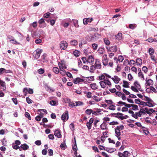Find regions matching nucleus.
Segmentation results:
<instances>
[{
	"instance_id": "obj_53",
	"label": "nucleus",
	"mask_w": 157,
	"mask_h": 157,
	"mask_svg": "<svg viewBox=\"0 0 157 157\" xmlns=\"http://www.w3.org/2000/svg\"><path fill=\"white\" fill-rule=\"evenodd\" d=\"M134 84L135 85V87H136V88H138V89L140 88V85L138 83V82H135L134 83Z\"/></svg>"
},
{
	"instance_id": "obj_49",
	"label": "nucleus",
	"mask_w": 157,
	"mask_h": 157,
	"mask_svg": "<svg viewBox=\"0 0 157 157\" xmlns=\"http://www.w3.org/2000/svg\"><path fill=\"white\" fill-rule=\"evenodd\" d=\"M30 27H33L34 28H36L37 26V22L35 21L30 25Z\"/></svg>"
},
{
	"instance_id": "obj_51",
	"label": "nucleus",
	"mask_w": 157,
	"mask_h": 157,
	"mask_svg": "<svg viewBox=\"0 0 157 157\" xmlns=\"http://www.w3.org/2000/svg\"><path fill=\"white\" fill-rule=\"evenodd\" d=\"M124 59V58L122 56H118L117 61H119L120 62L123 61Z\"/></svg>"
},
{
	"instance_id": "obj_62",
	"label": "nucleus",
	"mask_w": 157,
	"mask_h": 157,
	"mask_svg": "<svg viewBox=\"0 0 157 157\" xmlns=\"http://www.w3.org/2000/svg\"><path fill=\"white\" fill-rule=\"evenodd\" d=\"M145 41H148V42H150V43H151L154 41V40L152 38L150 37V38H149L147 40H145Z\"/></svg>"
},
{
	"instance_id": "obj_8",
	"label": "nucleus",
	"mask_w": 157,
	"mask_h": 157,
	"mask_svg": "<svg viewBox=\"0 0 157 157\" xmlns=\"http://www.w3.org/2000/svg\"><path fill=\"white\" fill-rule=\"evenodd\" d=\"M94 121V119L93 118H91L90 119L89 121L86 123V125L89 130L91 128L92 124L93 123Z\"/></svg>"
},
{
	"instance_id": "obj_22",
	"label": "nucleus",
	"mask_w": 157,
	"mask_h": 157,
	"mask_svg": "<svg viewBox=\"0 0 157 157\" xmlns=\"http://www.w3.org/2000/svg\"><path fill=\"white\" fill-rule=\"evenodd\" d=\"M138 70L140 71V72L138 73V76L140 78L143 80H144V78L142 73L141 72V69L140 68L138 69Z\"/></svg>"
},
{
	"instance_id": "obj_23",
	"label": "nucleus",
	"mask_w": 157,
	"mask_h": 157,
	"mask_svg": "<svg viewBox=\"0 0 157 157\" xmlns=\"http://www.w3.org/2000/svg\"><path fill=\"white\" fill-rule=\"evenodd\" d=\"M59 66L60 70L65 69L67 68V67L66 66H65V65L63 63H59Z\"/></svg>"
},
{
	"instance_id": "obj_25",
	"label": "nucleus",
	"mask_w": 157,
	"mask_h": 157,
	"mask_svg": "<svg viewBox=\"0 0 157 157\" xmlns=\"http://www.w3.org/2000/svg\"><path fill=\"white\" fill-rule=\"evenodd\" d=\"M122 34L121 33H119L116 36V39L118 40H121L122 39Z\"/></svg>"
},
{
	"instance_id": "obj_59",
	"label": "nucleus",
	"mask_w": 157,
	"mask_h": 157,
	"mask_svg": "<svg viewBox=\"0 0 157 157\" xmlns=\"http://www.w3.org/2000/svg\"><path fill=\"white\" fill-rule=\"evenodd\" d=\"M51 13L49 12H47L44 15V17L45 18H48L49 17Z\"/></svg>"
},
{
	"instance_id": "obj_48",
	"label": "nucleus",
	"mask_w": 157,
	"mask_h": 157,
	"mask_svg": "<svg viewBox=\"0 0 157 157\" xmlns=\"http://www.w3.org/2000/svg\"><path fill=\"white\" fill-rule=\"evenodd\" d=\"M135 124L137 126L140 127L141 128H146L144 126H143L141 125V124L140 122H136L135 123Z\"/></svg>"
},
{
	"instance_id": "obj_21",
	"label": "nucleus",
	"mask_w": 157,
	"mask_h": 157,
	"mask_svg": "<svg viewBox=\"0 0 157 157\" xmlns=\"http://www.w3.org/2000/svg\"><path fill=\"white\" fill-rule=\"evenodd\" d=\"M20 147L24 150H26L29 148V146L26 144H21L20 146Z\"/></svg>"
},
{
	"instance_id": "obj_63",
	"label": "nucleus",
	"mask_w": 157,
	"mask_h": 157,
	"mask_svg": "<svg viewBox=\"0 0 157 157\" xmlns=\"http://www.w3.org/2000/svg\"><path fill=\"white\" fill-rule=\"evenodd\" d=\"M26 101L27 103L28 104H31L32 102V101L29 97L26 98Z\"/></svg>"
},
{
	"instance_id": "obj_20",
	"label": "nucleus",
	"mask_w": 157,
	"mask_h": 157,
	"mask_svg": "<svg viewBox=\"0 0 157 157\" xmlns=\"http://www.w3.org/2000/svg\"><path fill=\"white\" fill-rule=\"evenodd\" d=\"M90 86L93 90L97 89L98 88V86L95 83H91Z\"/></svg>"
},
{
	"instance_id": "obj_13",
	"label": "nucleus",
	"mask_w": 157,
	"mask_h": 157,
	"mask_svg": "<svg viewBox=\"0 0 157 157\" xmlns=\"http://www.w3.org/2000/svg\"><path fill=\"white\" fill-rule=\"evenodd\" d=\"M93 21V18H85L83 20V23L84 25H86L89 22H91Z\"/></svg>"
},
{
	"instance_id": "obj_56",
	"label": "nucleus",
	"mask_w": 157,
	"mask_h": 157,
	"mask_svg": "<svg viewBox=\"0 0 157 157\" xmlns=\"http://www.w3.org/2000/svg\"><path fill=\"white\" fill-rule=\"evenodd\" d=\"M123 153L124 157H128L129 154V152L128 151H125Z\"/></svg>"
},
{
	"instance_id": "obj_64",
	"label": "nucleus",
	"mask_w": 157,
	"mask_h": 157,
	"mask_svg": "<svg viewBox=\"0 0 157 157\" xmlns=\"http://www.w3.org/2000/svg\"><path fill=\"white\" fill-rule=\"evenodd\" d=\"M7 38L10 40V41L11 42L14 39L13 36H7Z\"/></svg>"
},
{
	"instance_id": "obj_46",
	"label": "nucleus",
	"mask_w": 157,
	"mask_h": 157,
	"mask_svg": "<svg viewBox=\"0 0 157 157\" xmlns=\"http://www.w3.org/2000/svg\"><path fill=\"white\" fill-rule=\"evenodd\" d=\"M75 105H76L75 103H73L71 101L69 103L68 106L71 108H73L74 106H76Z\"/></svg>"
},
{
	"instance_id": "obj_10",
	"label": "nucleus",
	"mask_w": 157,
	"mask_h": 157,
	"mask_svg": "<svg viewBox=\"0 0 157 157\" xmlns=\"http://www.w3.org/2000/svg\"><path fill=\"white\" fill-rule=\"evenodd\" d=\"M4 73H12V71L10 70H6L4 68H1L0 69V75L3 74Z\"/></svg>"
},
{
	"instance_id": "obj_33",
	"label": "nucleus",
	"mask_w": 157,
	"mask_h": 157,
	"mask_svg": "<svg viewBox=\"0 0 157 157\" xmlns=\"http://www.w3.org/2000/svg\"><path fill=\"white\" fill-rule=\"evenodd\" d=\"M0 85L1 86H2L3 87V90H6V87L5 85V82H4L2 81H0Z\"/></svg>"
},
{
	"instance_id": "obj_11",
	"label": "nucleus",
	"mask_w": 157,
	"mask_h": 157,
	"mask_svg": "<svg viewBox=\"0 0 157 157\" xmlns=\"http://www.w3.org/2000/svg\"><path fill=\"white\" fill-rule=\"evenodd\" d=\"M111 79L116 84L118 83L121 80V79L119 78L117 76L115 75L113 77L111 78Z\"/></svg>"
},
{
	"instance_id": "obj_6",
	"label": "nucleus",
	"mask_w": 157,
	"mask_h": 157,
	"mask_svg": "<svg viewBox=\"0 0 157 157\" xmlns=\"http://www.w3.org/2000/svg\"><path fill=\"white\" fill-rule=\"evenodd\" d=\"M106 48L108 51L116 52L117 50V46L116 45L112 46L109 48L108 47H106Z\"/></svg>"
},
{
	"instance_id": "obj_58",
	"label": "nucleus",
	"mask_w": 157,
	"mask_h": 157,
	"mask_svg": "<svg viewBox=\"0 0 157 157\" xmlns=\"http://www.w3.org/2000/svg\"><path fill=\"white\" fill-rule=\"evenodd\" d=\"M105 101L106 103L109 104L111 105L113 104V102L112 101V100H106Z\"/></svg>"
},
{
	"instance_id": "obj_40",
	"label": "nucleus",
	"mask_w": 157,
	"mask_h": 157,
	"mask_svg": "<svg viewBox=\"0 0 157 157\" xmlns=\"http://www.w3.org/2000/svg\"><path fill=\"white\" fill-rule=\"evenodd\" d=\"M144 102V103L146 104V105L149 107H153V104L152 103V101H150V102L148 101L146 103H145V102Z\"/></svg>"
},
{
	"instance_id": "obj_47",
	"label": "nucleus",
	"mask_w": 157,
	"mask_h": 157,
	"mask_svg": "<svg viewBox=\"0 0 157 157\" xmlns=\"http://www.w3.org/2000/svg\"><path fill=\"white\" fill-rule=\"evenodd\" d=\"M131 107H132V109L134 110H136L138 109V107L137 105L132 104Z\"/></svg>"
},
{
	"instance_id": "obj_34",
	"label": "nucleus",
	"mask_w": 157,
	"mask_h": 157,
	"mask_svg": "<svg viewBox=\"0 0 157 157\" xmlns=\"http://www.w3.org/2000/svg\"><path fill=\"white\" fill-rule=\"evenodd\" d=\"M70 44L71 45L75 46L77 45L78 41L76 40H74L71 41Z\"/></svg>"
},
{
	"instance_id": "obj_43",
	"label": "nucleus",
	"mask_w": 157,
	"mask_h": 157,
	"mask_svg": "<svg viewBox=\"0 0 157 157\" xmlns=\"http://www.w3.org/2000/svg\"><path fill=\"white\" fill-rule=\"evenodd\" d=\"M53 72L56 74H58L59 73V69L57 67H53L52 69Z\"/></svg>"
},
{
	"instance_id": "obj_45",
	"label": "nucleus",
	"mask_w": 157,
	"mask_h": 157,
	"mask_svg": "<svg viewBox=\"0 0 157 157\" xmlns=\"http://www.w3.org/2000/svg\"><path fill=\"white\" fill-rule=\"evenodd\" d=\"M109 109L110 110H114L116 109V106L111 104L109 107Z\"/></svg>"
},
{
	"instance_id": "obj_26",
	"label": "nucleus",
	"mask_w": 157,
	"mask_h": 157,
	"mask_svg": "<svg viewBox=\"0 0 157 157\" xmlns=\"http://www.w3.org/2000/svg\"><path fill=\"white\" fill-rule=\"evenodd\" d=\"M97 51L99 53L103 54L105 52V50L104 48L102 47H100L98 50Z\"/></svg>"
},
{
	"instance_id": "obj_31",
	"label": "nucleus",
	"mask_w": 157,
	"mask_h": 157,
	"mask_svg": "<svg viewBox=\"0 0 157 157\" xmlns=\"http://www.w3.org/2000/svg\"><path fill=\"white\" fill-rule=\"evenodd\" d=\"M80 52L77 50L74 51L73 52V55L76 57H78L80 55Z\"/></svg>"
},
{
	"instance_id": "obj_14",
	"label": "nucleus",
	"mask_w": 157,
	"mask_h": 157,
	"mask_svg": "<svg viewBox=\"0 0 157 157\" xmlns=\"http://www.w3.org/2000/svg\"><path fill=\"white\" fill-rule=\"evenodd\" d=\"M95 67L97 69H100L101 67V63L98 60L96 59L95 63Z\"/></svg>"
},
{
	"instance_id": "obj_54",
	"label": "nucleus",
	"mask_w": 157,
	"mask_h": 157,
	"mask_svg": "<svg viewBox=\"0 0 157 157\" xmlns=\"http://www.w3.org/2000/svg\"><path fill=\"white\" fill-rule=\"evenodd\" d=\"M44 69L40 68L38 70V72L40 74H42L44 72Z\"/></svg>"
},
{
	"instance_id": "obj_41",
	"label": "nucleus",
	"mask_w": 157,
	"mask_h": 157,
	"mask_svg": "<svg viewBox=\"0 0 157 157\" xmlns=\"http://www.w3.org/2000/svg\"><path fill=\"white\" fill-rule=\"evenodd\" d=\"M136 24H130L129 25V28L132 29H133L134 28H136Z\"/></svg>"
},
{
	"instance_id": "obj_17",
	"label": "nucleus",
	"mask_w": 157,
	"mask_h": 157,
	"mask_svg": "<svg viewBox=\"0 0 157 157\" xmlns=\"http://www.w3.org/2000/svg\"><path fill=\"white\" fill-rule=\"evenodd\" d=\"M54 135L58 138H60L61 137L60 131L59 129L56 130L55 131Z\"/></svg>"
},
{
	"instance_id": "obj_5",
	"label": "nucleus",
	"mask_w": 157,
	"mask_h": 157,
	"mask_svg": "<svg viewBox=\"0 0 157 157\" xmlns=\"http://www.w3.org/2000/svg\"><path fill=\"white\" fill-rule=\"evenodd\" d=\"M39 24V26L40 28H44L46 26V24L43 18H41L38 22Z\"/></svg>"
},
{
	"instance_id": "obj_61",
	"label": "nucleus",
	"mask_w": 157,
	"mask_h": 157,
	"mask_svg": "<svg viewBox=\"0 0 157 157\" xmlns=\"http://www.w3.org/2000/svg\"><path fill=\"white\" fill-rule=\"evenodd\" d=\"M131 89L133 91L136 92H138V90L135 87L132 86H131Z\"/></svg>"
},
{
	"instance_id": "obj_9",
	"label": "nucleus",
	"mask_w": 157,
	"mask_h": 157,
	"mask_svg": "<svg viewBox=\"0 0 157 157\" xmlns=\"http://www.w3.org/2000/svg\"><path fill=\"white\" fill-rule=\"evenodd\" d=\"M23 93L28 92L30 94H33V89L27 87L25 88L23 90Z\"/></svg>"
},
{
	"instance_id": "obj_42",
	"label": "nucleus",
	"mask_w": 157,
	"mask_h": 157,
	"mask_svg": "<svg viewBox=\"0 0 157 157\" xmlns=\"http://www.w3.org/2000/svg\"><path fill=\"white\" fill-rule=\"evenodd\" d=\"M104 43L107 45H109L110 44V42L109 40L106 38H104Z\"/></svg>"
},
{
	"instance_id": "obj_44",
	"label": "nucleus",
	"mask_w": 157,
	"mask_h": 157,
	"mask_svg": "<svg viewBox=\"0 0 157 157\" xmlns=\"http://www.w3.org/2000/svg\"><path fill=\"white\" fill-rule=\"evenodd\" d=\"M92 110L91 109H87L85 111L86 113L88 115H90L92 113Z\"/></svg>"
},
{
	"instance_id": "obj_60",
	"label": "nucleus",
	"mask_w": 157,
	"mask_h": 157,
	"mask_svg": "<svg viewBox=\"0 0 157 157\" xmlns=\"http://www.w3.org/2000/svg\"><path fill=\"white\" fill-rule=\"evenodd\" d=\"M14 144V143L12 144V147L14 149L17 150L20 148V147L18 146L17 145H15Z\"/></svg>"
},
{
	"instance_id": "obj_1",
	"label": "nucleus",
	"mask_w": 157,
	"mask_h": 157,
	"mask_svg": "<svg viewBox=\"0 0 157 157\" xmlns=\"http://www.w3.org/2000/svg\"><path fill=\"white\" fill-rule=\"evenodd\" d=\"M99 83L102 88L105 89H108L109 87H110L112 85L110 82L106 79H104L103 81H100Z\"/></svg>"
},
{
	"instance_id": "obj_18",
	"label": "nucleus",
	"mask_w": 157,
	"mask_h": 157,
	"mask_svg": "<svg viewBox=\"0 0 157 157\" xmlns=\"http://www.w3.org/2000/svg\"><path fill=\"white\" fill-rule=\"evenodd\" d=\"M115 117L119 119H121V120H123L124 119V118H125L123 117V114L122 113H117V115Z\"/></svg>"
},
{
	"instance_id": "obj_39",
	"label": "nucleus",
	"mask_w": 157,
	"mask_h": 157,
	"mask_svg": "<svg viewBox=\"0 0 157 157\" xmlns=\"http://www.w3.org/2000/svg\"><path fill=\"white\" fill-rule=\"evenodd\" d=\"M92 47L93 49L95 51L96 50L98 47V44H97L94 43L92 44Z\"/></svg>"
},
{
	"instance_id": "obj_3",
	"label": "nucleus",
	"mask_w": 157,
	"mask_h": 157,
	"mask_svg": "<svg viewBox=\"0 0 157 157\" xmlns=\"http://www.w3.org/2000/svg\"><path fill=\"white\" fill-rule=\"evenodd\" d=\"M68 46V44L67 42L65 41H61L60 44V48L62 50L66 49Z\"/></svg>"
},
{
	"instance_id": "obj_32",
	"label": "nucleus",
	"mask_w": 157,
	"mask_h": 157,
	"mask_svg": "<svg viewBox=\"0 0 157 157\" xmlns=\"http://www.w3.org/2000/svg\"><path fill=\"white\" fill-rule=\"evenodd\" d=\"M125 104V102L120 101L117 102V104L116 105L118 106L121 107L123 105H124Z\"/></svg>"
},
{
	"instance_id": "obj_57",
	"label": "nucleus",
	"mask_w": 157,
	"mask_h": 157,
	"mask_svg": "<svg viewBox=\"0 0 157 157\" xmlns=\"http://www.w3.org/2000/svg\"><path fill=\"white\" fill-rule=\"evenodd\" d=\"M48 153L49 156H52L53 154V150L51 149H49L48 151Z\"/></svg>"
},
{
	"instance_id": "obj_38",
	"label": "nucleus",
	"mask_w": 157,
	"mask_h": 157,
	"mask_svg": "<svg viewBox=\"0 0 157 157\" xmlns=\"http://www.w3.org/2000/svg\"><path fill=\"white\" fill-rule=\"evenodd\" d=\"M123 86L124 87H129V84L128 82L125 81H123Z\"/></svg>"
},
{
	"instance_id": "obj_2",
	"label": "nucleus",
	"mask_w": 157,
	"mask_h": 157,
	"mask_svg": "<svg viewBox=\"0 0 157 157\" xmlns=\"http://www.w3.org/2000/svg\"><path fill=\"white\" fill-rule=\"evenodd\" d=\"M42 52V49H37L33 52V56L36 59H38Z\"/></svg>"
},
{
	"instance_id": "obj_36",
	"label": "nucleus",
	"mask_w": 157,
	"mask_h": 157,
	"mask_svg": "<svg viewBox=\"0 0 157 157\" xmlns=\"http://www.w3.org/2000/svg\"><path fill=\"white\" fill-rule=\"evenodd\" d=\"M93 99L97 102H98L101 101V99L96 96H94L92 97Z\"/></svg>"
},
{
	"instance_id": "obj_55",
	"label": "nucleus",
	"mask_w": 157,
	"mask_h": 157,
	"mask_svg": "<svg viewBox=\"0 0 157 157\" xmlns=\"http://www.w3.org/2000/svg\"><path fill=\"white\" fill-rule=\"evenodd\" d=\"M92 93L90 92H87L86 93V96L87 98H90L92 97Z\"/></svg>"
},
{
	"instance_id": "obj_12",
	"label": "nucleus",
	"mask_w": 157,
	"mask_h": 157,
	"mask_svg": "<svg viewBox=\"0 0 157 157\" xmlns=\"http://www.w3.org/2000/svg\"><path fill=\"white\" fill-rule=\"evenodd\" d=\"M84 80L83 79H81L79 78H77L73 80V82L75 84L77 83H79L81 82H83Z\"/></svg>"
},
{
	"instance_id": "obj_4",
	"label": "nucleus",
	"mask_w": 157,
	"mask_h": 157,
	"mask_svg": "<svg viewBox=\"0 0 157 157\" xmlns=\"http://www.w3.org/2000/svg\"><path fill=\"white\" fill-rule=\"evenodd\" d=\"M108 61L107 55L106 54L104 55L102 57V61L103 65L104 66H106L108 64Z\"/></svg>"
},
{
	"instance_id": "obj_15",
	"label": "nucleus",
	"mask_w": 157,
	"mask_h": 157,
	"mask_svg": "<svg viewBox=\"0 0 157 157\" xmlns=\"http://www.w3.org/2000/svg\"><path fill=\"white\" fill-rule=\"evenodd\" d=\"M94 61V59L92 56H89L87 60V63H89L90 65L93 64V62Z\"/></svg>"
},
{
	"instance_id": "obj_24",
	"label": "nucleus",
	"mask_w": 157,
	"mask_h": 157,
	"mask_svg": "<svg viewBox=\"0 0 157 157\" xmlns=\"http://www.w3.org/2000/svg\"><path fill=\"white\" fill-rule=\"evenodd\" d=\"M145 110H146V112L148 113H153L155 112L157 113V111H155L152 109H148L147 108H145Z\"/></svg>"
},
{
	"instance_id": "obj_37",
	"label": "nucleus",
	"mask_w": 157,
	"mask_h": 157,
	"mask_svg": "<svg viewBox=\"0 0 157 157\" xmlns=\"http://www.w3.org/2000/svg\"><path fill=\"white\" fill-rule=\"evenodd\" d=\"M75 142L74 143L73 145H72V149L74 151L77 150V147L76 145V141L75 139Z\"/></svg>"
},
{
	"instance_id": "obj_16",
	"label": "nucleus",
	"mask_w": 157,
	"mask_h": 157,
	"mask_svg": "<svg viewBox=\"0 0 157 157\" xmlns=\"http://www.w3.org/2000/svg\"><path fill=\"white\" fill-rule=\"evenodd\" d=\"M153 84V82L151 79H149L147 80V78L146 79V83L145 85L146 86H150L151 85H152Z\"/></svg>"
},
{
	"instance_id": "obj_35",
	"label": "nucleus",
	"mask_w": 157,
	"mask_h": 157,
	"mask_svg": "<svg viewBox=\"0 0 157 157\" xmlns=\"http://www.w3.org/2000/svg\"><path fill=\"white\" fill-rule=\"evenodd\" d=\"M115 133L116 134V136H119L121 135V132L120 130L118 128H116L115 129Z\"/></svg>"
},
{
	"instance_id": "obj_19",
	"label": "nucleus",
	"mask_w": 157,
	"mask_h": 157,
	"mask_svg": "<svg viewBox=\"0 0 157 157\" xmlns=\"http://www.w3.org/2000/svg\"><path fill=\"white\" fill-rule=\"evenodd\" d=\"M116 150V149L113 148L105 147V151L109 153H112Z\"/></svg>"
},
{
	"instance_id": "obj_27",
	"label": "nucleus",
	"mask_w": 157,
	"mask_h": 157,
	"mask_svg": "<svg viewBox=\"0 0 157 157\" xmlns=\"http://www.w3.org/2000/svg\"><path fill=\"white\" fill-rule=\"evenodd\" d=\"M136 63L137 66H141L142 63V60L141 59L138 58L136 59Z\"/></svg>"
},
{
	"instance_id": "obj_28",
	"label": "nucleus",
	"mask_w": 157,
	"mask_h": 157,
	"mask_svg": "<svg viewBox=\"0 0 157 157\" xmlns=\"http://www.w3.org/2000/svg\"><path fill=\"white\" fill-rule=\"evenodd\" d=\"M155 51L154 49L152 48H149L148 49L149 54L150 56H151L153 55Z\"/></svg>"
},
{
	"instance_id": "obj_52",
	"label": "nucleus",
	"mask_w": 157,
	"mask_h": 157,
	"mask_svg": "<svg viewBox=\"0 0 157 157\" xmlns=\"http://www.w3.org/2000/svg\"><path fill=\"white\" fill-rule=\"evenodd\" d=\"M96 68L95 67L94 65H92L90 67V69L89 71L90 72H94V70Z\"/></svg>"
},
{
	"instance_id": "obj_50",
	"label": "nucleus",
	"mask_w": 157,
	"mask_h": 157,
	"mask_svg": "<svg viewBox=\"0 0 157 157\" xmlns=\"http://www.w3.org/2000/svg\"><path fill=\"white\" fill-rule=\"evenodd\" d=\"M75 103L76 104V105H75L76 106H80L83 105V102H82L80 101H76L75 102Z\"/></svg>"
},
{
	"instance_id": "obj_7",
	"label": "nucleus",
	"mask_w": 157,
	"mask_h": 157,
	"mask_svg": "<svg viewBox=\"0 0 157 157\" xmlns=\"http://www.w3.org/2000/svg\"><path fill=\"white\" fill-rule=\"evenodd\" d=\"M61 119L63 121H67L68 119V114L67 111L63 113L61 117Z\"/></svg>"
},
{
	"instance_id": "obj_30",
	"label": "nucleus",
	"mask_w": 157,
	"mask_h": 157,
	"mask_svg": "<svg viewBox=\"0 0 157 157\" xmlns=\"http://www.w3.org/2000/svg\"><path fill=\"white\" fill-rule=\"evenodd\" d=\"M106 124L104 122H103L102 124H101L100 126V128L102 130L105 129L106 128Z\"/></svg>"
},
{
	"instance_id": "obj_29",
	"label": "nucleus",
	"mask_w": 157,
	"mask_h": 157,
	"mask_svg": "<svg viewBox=\"0 0 157 157\" xmlns=\"http://www.w3.org/2000/svg\"><path fill=\"white\" fill-rule=\"evenodd\" d=\"M39 113L40 114H44L47 113V112L46 110L44 109H39L38 111Z\"/></svg>"
}]
</instances>
